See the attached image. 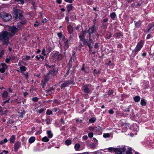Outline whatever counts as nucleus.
<instances>
[{"label": "nucleus", "instance_id": "nucleus-54", "mask_svg": "<svg viewBox=\"0 0 154 154\" xmlns=\"http://www.w3.org/2000/svg\"><path fill=\"white\" fill-rule=\"evenodd\" d=\"M88 137L87 135H85L83 136V139L85 140H86L87 139H88Z\"/></svg>", "mask_w": 154, "mask_h": 154}, {"label": "nucleus", "instance_id": "nucleus-38", "mask_svg": "<svg viewBox=\"0 0 154 154\" xmlns=\"http://www.w3.org/2000/svg\"><path fill=\"white\" fill-rule=\"evenodd\" d=\"M141 23L140 22H137L135 23V26L136 27H139L141 26Z\"/></svg>", "mask_w": 154, "mask_h": 154}, {"label": "nucleus", "instance_id": "nucleus-53", "mask_svg": "<svg viewBox=\"0 0 154 154\" xmlns=\"http://www.w3.org/2000/svg\"><path fill=\"white\" fill-rule=\"evenodd\" d=\"M39 25V23L38 22H36L35 23L34 25V26H38Z\"/></svg>", "mask_w": 154, "mask_h": 154}, {"label": "nucleus", "instance_id": "nucleus-43", "mask_svg": "<svg viewBox=\"0 0 154 154\" xmlns=\"http://www.w3.org/2000/svg\"><path fill=\"white\" fill-rule=\"evenodd\" d=\"M45 122H46V123L47 124H50V119L49 118H47L45 120Z\"/></svg>", "mask_w": 154, "mask_h": 154}, {"label": "nucleus", "instance_id": "nucleus-63", "mask_svg": "<svg viewBox=\"0 0 154 154\" xmlns=\"http://www.w3.org/2000/svg\"><path fill=\"white\" fill-rule=\"evenodd\" d=\"M80 26H78L75 27V29L79 31V29Z\"/></svg>", "mask_w": 154, "mask_h": 154}, {"label": "nucleus", "instance_id": "nucleus-62", "mask_svg": "<svg viewBox=\"0 0 154 154\" xmlns=\"http://www.w3.org/2000/svg\"><path fill=\"white\" fill-rule=\"evenodd\" d=\"M94 154H101V152L99 151H97L94 152Z\"/></svg>", "mask_w": 154, "mask_h": 154}, {"label": "nucleus", "instance_id": "nucleus-37", "mask_svg": "<svg viewBox=\"0 0 154 154\" xmlns=\"http://www.w3.org/2000/svg\"><path fill=\"white\" fill-rule=\"evenodd\" d=\"M36 58L38 60H39L40 58L42 59V60H43L44 59V57L40 55L36 56Z\"/></svg>", "mask_w": 154, "mask_h": 154}, {"label": "nucleus", "instance_id": "nucleus-23", "mask_svg": "<svg viewBox=\"0 0 154 154\" xmlns=\"http://www.w3.org/2000/svg\"><path fill=\"white\" fill-rule=\"evenodd\" d=\"M35 140V138L34 137H31L29 140V142L30 143H32L34 142Z\"/></svg>", "mask_w": 154, "mask_h": 154}, {"label": "nucleus", "instance_id": "nucleus-9", "mask_svg": "<svg viewBox=\"0 0 154 154\" xmlns=\"http://www.w3.org/2000/svg\"><path fill=\"white\" fill-rule=\"evenodd\" d=\"M71 83V81L68 80L63 83L61 85L60 88L61 89L64 88L68 86Z\"/></svg>", "mask_w": 154, "mask_h": 154}, {"label": "nucleus", "instance_id": "nucleus-42", "mask_svg": "<svg viewBox=\"0 0 154 154\" xmlns=\"http://www.w3.org/2000/svg\"><path fill=\"white\" fill-rule=\"evenodd\" d=\"M52 113V112L51 111L49 110H48L47 111L46 114L47 115H49L51 114Z\"/></svg>", "mask_w": 154, "mask_h": 154}, {"label": "nucleus", "instance_id": "nucleus-33", "mask_svg": "<svg viewBox=\"0 0 154 154\" xmlns=\"http://www.w3.org/2000/svg\"><path fill=\"white\" fill-rule=\"evenodd\" d=\"M72 141L70 140H66L65 142L66 144L67 145H69L71 144Z\"/></svg>", "mask_w": 154, "mask_h": 154}, {"label": "nucleus", "instance_id": "nucleus-34", "mask_svg": "<svg viewBox=\"0 0 154 154\" xmlns=\"http://www.w3.org/2000/svg\"><path fill=\"white\" fill-rule=\"evenodd\" d=\"M96 120V119L95 118H92L89 119V122L91 123H94L95 121Z\"/></svg>", "mask_w": 154, "mask_h": 154}, {"label": "nucleus", "instance_id": "nucleus-11", "mask_svg": "<svg viewBox=\"0 0 154 154\" xmlns=\"http://www.w3.org/2000/svg\"><path fill=\"white\" fill-rule=\"evenodd\" d=\"M63 44L64 48L65 49V50H66L69 47L68 40L65 38H63Z\"/></svg>", "mask_w": 154, "mask_h": 154}, {"label": "nucleus", "instance_id": "nucleus-5", "mask_svg": "<svg viewBox=\"0 0 154 154\" xmlns=\"http://www.w3.org/2000/svg\"><path fill=\"white\" fill-rule=\"evenodd\" d=\"M88 32L89 37H91V34L94 33L95 35H97L96 30V28L94 26H93L92 27L90 28L87 31Z\"/></svg>", "mask_w": 154, "mask_h": 154}, {"label": "nucleus", "instance_id": "nucleus-60", "mask_svg": "<svg viewBox=\"0 0 154 154\" xmlns=\"http://www.w3.org/2000/svg\"><path fill=\"white\" fill-rule=\"evenodd\" d=\"M66 2L71 3L72 2V0H64Z\"/></svg>", "mask_w": 154, "mask_h": 154}, {"label": "nucleus", "instance_id": "nucleus-21", "mask_svg": "<svg viewBox=\"0 0 154 154\" xmlns=\"http://www.w3.org/2000/svg\"><path fill=\"white\" fill-rule=\"evenodd\" d=\"M108 150L109 152H112V151L115 152L116 153V150H118V149H117V148H113L112 147L109 148L108 149Z\"/></svg>", "mask_w": 154, "mask_h": 154}, {"label": "nucleus", "instance_id": "nucleus-40", "mask_svg": "<svg viewBox=\"0 0 154 154\" xmlns=\"http://www.w3.org/2000/svg\"><path fill=\"white\" fill-rule=\"evenodd\" d=\"M96 146V145L94 143H92L90 145V146L91 148H94Z\"/></svg>", "mask_w": 154, "mask_h": 154}, {"label": "nucleus", "instance_id": "nucleus-50", "mask_svg": "<svg viewBox=\"0 0 154 154\" xmlns=\"http://www.w3.org/2000/svg\"><path fill=\"white\" fill-rule=\"evenodd\" d=\"M32 6H33V8H34L35 9L36 6L35 3L34 2H32Z\"/></svg>", "mask_w": 154, "mask_h": 154}, {"label": "nucleus", "instance_id": "nucleus-55", "mask_svg": "<svg viewBox=\"0 0 154 154\" xmlns=\"http://www.w3.org/2000/svg\"><path fill=\"white\" fill-rule=\"evenodd\" d=\"M135 6L136 7H138V6H140V4L139 3H135Z\"/></svg>", "mask_w": 154, "mask_h": 154}, {"label": "nucleus", "instance_id": "nucleus-3", "mask_svg": "<svg viewBox=\"0 0 154 154\" xmlns=\"http://www.w3.org/2000/svg\"><path fill=\"white\" fill-rule=\"evenodd\" d=\"M2 18L3 20L7 22L10 20L12 18L11 15L5 12H2L0 14V18Z\"/></svg>", "mask_w": 154, "mask_h": 154}, {"label": "nucleus", "instance_id": "nucleus-22", "mask_svg": "<svg viewBox=\"0 0 154 154\" xmlns=\"http://www.w3.org/2000/svg\"><path fill=\"white\" fill-rule=\"evenodd\" d=\"M48 137L49 138H51L53 135V134L51 131H48L47 132Z\"/></svg>", "mask_w": 154, "mask_h": 154}, {"label": "nucleus", "instance_id": "nucleus-12", "mask_svg": "<svg viewBox=\"0 0 154 154\" xmlns=\"http://www.w3.org/2000/svg\"><path fill=\"white\" fill-rule=\"evenodd\" d=\"M21 143L19 142H17L15 143L14 145V150L17 152L21 146Z\"/></svg>", "mask_w": 154, "mask_h": 154}, {"label": "nucleus", "instance_id": "nucleus-48", "mask_svg": "<svg viewBox=\"0 0 154 154\" xmlns=\"http://www.w3.org/2000/svg\"><path fill=\"white\" fill-rule=\"evenodd\" d=\"M65 20L67 22V24H69V17H66L65 18Z\"/></svg>", "mask_w": 154, "mask_h": 154}, {"label": "nucleus", "instance_id": "nucleus-26", "mask_svg": "<svg viewBox=\"0 0 154 154\" xmlns=\"http://www.w3.org/2000/svg\"><path fill=\"white\" fill-rule=\"evenodd\" d=\"M58 113L59 115H61L63 113L65 115L66 113V112L64 111V110L63 109H61L58 111Z\"/></svg>", "mask_w": 154, "mask_h": 154}, {"label": "nucleus", "instance_id": "nucleus-31", "mask_svg": "<svg viewBox=\"0 0 154 154\" xmlns=\"http://www.w3.org/2000/svg\"><path fill=\"white\" fill-rule=\"evenodd\" d=\"M72 9V6L71 5H69L67 6V9L68 12H69Z\"/></svg>", "mask_w": 154, "mask_h": 154}, {"label": "nucleus", "instance_id": "nucleus-49", "mask_svg": "<svg viewBox=\"0 0 154 154\" xmlns=\"http://www.w3.org/2000/svg\"><path fill=\"white\" fill-rule=\"evenodd\" d=\"M99 47L98 46V43H95L94 45V48L95 49Z\"/></svg>", "mask_w": 154, "mask_h": 154}, {"label": "nucleus", "instance_id": "nucleus-4", "mask_svg": "<svg viewBox=\"0 0 154 154\" xmlns=\"http://www.w3.org/2000/svg\"><path fill=\"white\" fill-rule=\"evenodd\" d=\"M87 33H88L87 31H82V32L80 33L79 36L80 40L83 42V44L84 45H85L87 43V41L85 39V34Z\"/></svg>", "mask_w": 154, "mask_h": 154}, {"label": "nucleus", "instance_id": "nucleus-44", "mask_svg": "<svg viewBox=\"0 0 154 154\" xmlns=\"http://www.w3.org/2000/svg\"><path fill=\"white\" fill-rule=\"evenodd\" d=\"M129 149V150L126 152V154H132V152H131V148H130Z\"/></svg>", "mask_w": 154, "mask_h": 154}, {"label": "nucleus", "instance_id": "nucleus-47", "mask_svg": "<svg viewBox=\"0 0 154 154\" xmlns=\"http://www.w3.org/2000/svg\"><path fill=\"white\" fill-rule=\"evenodd\" d=\"M93 136V134L92 133L90 132V133H89L88 134V136L90 137H92Z\"/></svg>", "mask_w": 154, "mask_h": 154}, {"label": "nucleus", "instance_id": "nucleus-29", "mask_svg": "<svg viewBox=\"0 0 154 154\" xmlns=\"http://www.w3.org/2000/svg\"><path fill=\"white\" fill-rule=\"evenodd\" d=\"M8 140L6 138H5L4 139V140H2L0 141V145H3L5 143L7 142Z\"/></svg>", "mask_w": 154, "mask_h": 154}, {"label": "nucleus", "instance_id": "nucleus-7", "mask_svg": "<svg viewBox=\"0 0 154 154\" xmlns=\"http://www.w3.org/2000/svg\"><path fill=\"white\" fill-rule=\"evenodd\" d=\"M143 42L142 40H140L137 44L135 48L133 51V52H136L140 51L143 47Z\"/></svg>", "mask_w": 154, "mask_h": 154}, {"label": "nucleus", "instance_id": "nucleus-15", "mask_svg": "<svg viewBox=\"0 0 154 154\" xmlns=\"http://www.w3.org/2000/svg\"><path fill=\"white\" fill-rule=\"evenodd\" d=\"M26 20H22V21L19 22L17 23V26L19 27H21L22 26L25 24L26 23Z\"/></svg>", "mask_w": 154, "mask_h": 154}, {"label": "nucleus", "instance_id": "nucleus-25", "mask_svg": "<svg viewBox=\"0 0 154 154\" xmlns=\"http://www.w3.org/2000/svg\"><path fill=\"white\" fill-rule=\"evenodd\" d=\"M140 100V97L139 96H137L134 98V100L135 102H138Z\"/></svg>", "mask_w": 154, "mask_h": 154}, {"label": "nucleus", "instance_id": "nucleus-20", "mask_svg": "<svg viewBox=\"0 0 154 154\" xmlns=\"http://www.w3.org/2000/svg\"><path fill=\"white\" fill-rule=\"evenodd\" d=\"M113 91L112 90H109L108 92V95L109 96L111 97H112L113 95Z\"/></svg>", "mask_w": 154, "mask_h": 154}, {"label": "nucleus", "instance_id": "nucleus-45", "mask_svg": "<svg viewBox=\"0 0 154 154\" xmlns=\"http://www.w3.org/2000/svg\"><path fill=\"white\" fill-rule=\"evenodd\" d=\"M38 98L37 97H34L32 98V100L33 101L36 102L38 101Z\"/></svg>", "mask_w": 154, "mask_h": 154}, {"label": "nucleus", "instance_id": "nucleus-10", "mask_svg": "<svg viewBox=\"0 0 154 154\" xmlns=\"http://www.w3.org/2000/svg\"><path fill=\"white\" fill-rule=\"evenodd\" d=\"M118 150H116V153L117 154H122V152H125L126 150V149L125 146H123L122 147L120 148H118Z\"/></svg>", "mask_w": 154, "mask_h": 154}, {"label": "nucleus", "instance_id": "nucleus-24", "mask_svg": "<svg viewBox=\"0 0 154 154\" xmlns=\"http://www.w3.org/2000/svg\"><path fill=\"white\" fill-rule=\"evenodd\" d=\"M122 36V34L120 32L116 33L114 35V37H116V38H119Z\"/></svg>", "mask_w": 154, "mask_h": 154}, {"label": "nucleus", "instance_id": "nucleus-58", "mask_svg": "<svg viewBox=\"0 0 154 154\" xmlns=\"http://www.w3.org/2000/svg\"><path fill=\"white\" fill-rule=\"evenodd\" d=\"M63 118H61L60 119V121H61V123L63 124V125L65 124V122H64V121H63Z\"/></svg>", "mask_w": 154, "mask_h": 154}, {"label": "nucleus", "instance_id": "nucleus-52", "mask_svg": "<svg viewBox=\"0 0 154 154\" xmlns=\"http://www.w3.org/2000/svg\"><path fill=\"white\" fill-rule=\"evenodd\" d=\"M4 51L3 50H1L0 52V54L1 56L4 55Z\"/></svg>", "mask_w": 154, "mask_h": 154}, {"label": "nucleus", "instance_id": "nucleus-39", "mask_svg": "<svg viewBox=\"0 0 154 154\" xmlns=\"http://www.w3.org/2000/svg\"><path fill=\"white\" fill-rule=\"evenodd\" d=\"M20 69L21 71H25L26 70L25 67L24 66H22L20 67Z\"/></svg>", "mask_w": 154, "mask_h": 154}, {"label": "nucleus", "instance_id": "nucleus-14", "mask_svg": "<svg viewBox=\"0 0 154 154\" xmlns=\"http://www.w3.org/2000/svg\"><path fill=\"white\" fill-rule=\"evenodd\" d=\"M89 130L91 131H96L97 129H101V127L100 126H98L97 127H93L92 126H90L88 128Z\"/></svg>", "mask_w": 154, "mask_h": 154}, {"label": "nucleus", "instance_id": "nucleus-2", "mask_svg": "<svg viewBox=\"0 0 154 154\" xmlns=\"http://www.w3.org/2000/svg\"><path fill=\"white\" fill-rule=\"evenodd\" d=\"M13 11L14 14V17L15 20H18L20 19H23L22 12L20 10L17 9L16 8L14 7L13 8Z\"/></svg>", "mask_w": 154, "mask_h": 154}, {"label": "nucleus", "instance_id": "nucleus-36", "mask_svg": "<svg viewBox=\"0 0 154 154\" xmlns=\"http://www.w3.org/2000/svg\"><path fill=\"white\" fill-rule=\"evenodd\" d=\"M140 104L143 106H145L146 105V103L144 99L142 100H141Z\"/></svg>", "mask_w": 154, "mask_h": 154}, {"label": "nucleus", "instance_id": "nucleus-17", "mask_svg": "<svg viewBox=\"0 0 154 154\" xmlns=\"http://www.w3.org/2000/svg\"><path fill=\"white\" fill-rule=\"evenodd\" d=\"M8 94L6 91H4L1 93V95L3 98H7L8 97Z\"/></svg>", "mask_w": 154, "mask_h": 154}, {"label": "nucleus", "instance_id": "nucleus-32", "mask_svg": "<svg viewBox=\"0 0 154 154\" xmlns=\"http://www.w3.org/2000/svg\"><path fill=\"white\" fill-rule=\"evenodd\" d=\"M80 145L79 143L76 144L75 146V150H78L80 148Z\"/></svg>", "mask_w": 154, "mask_h": 154}, {"label": "nucleus", "instance_id": "nucleus-27", "mask_svg": "<svg viewBox=\"0 0 154 154\" xmlns=\"http://www.w3.org/2000/svg\"><path fill=\"white\" fill-rule=\"evenodd\" d=\"M15 136L13 135L10 138V141L11 143H14L15 141Z\"/></svg>", "mask_w": 154, "mask_h": 154}, {"label": "nucleus", "instance_id": "nucleus-8", "mask_svg": "<svg viewBox=\"0 0 154 154\" xmlns=\"http://www.w3.org/2000/svg\"><path fill=\"white\" fill-rule=\"evenodd\" d=\"M7 68V66L5 63H2L0 64V72L1 73L4 72Z\"/></svg>", "mask_w": 154, "mask_h": 154}, {"label": "nucleus", "instance_id": "nucleus-19", "mask_svg": "<svg viewBox=\"0 0 154 154\" xmlns=\"http://www.w3.org/2000/svg\"><path fill=\"white\" fill-rule=\"evenodd\" d=\"M67 28L69 33L71 35L73 31L72 27L71 25H69L67 27Z\"/></svg>", "mask_w": 154, "mask_h": 154}, {"label": "nucleus", "instance_id": "nucleus-13", "mask_svg": "<svg viewBox=\"0 0 154 154\" xmlns=\"http://www.w3.org/2000/svg\"><path fill=\"white\" fill-rule=\"evenodd\" d=\"M82 90H83L84 92L85 93H89L90 92L89 88H88L87 85H84L82 88Z\"/></svg>", "mask_w": 154, "mask_h": 154}, {"label": "nucleus", "instance_id": "nucleus-35", "mask_svg": "<svg viewBox=\"0 0 154 154\" xmlns=\"http://www.w3.org/2000/svg\"><path fill=\"white\" fill-rule=\"evenodd\" d=\"M116 16V14L114 12H113L110 14V17L112 19L114 20Z\"/></svg>", "mask_w": 154, "mask_h": 154}, {"label": "nucleus", "instance_id": "nucleus-51", "mask_svg": "<svg viewBox=\"0 0 154 154\" xmlns=\"http://www.w3.org/2000/svg\"><path fill=\"white\" fill-rule=\"evenodd\" d=\"M11 58H6L5 60V62L6 63H9L10 61V59H11Z\"/></svg>", "mask_w": 154, "mask_h": 154}, {"label": "nucleus", "instance_id": "nucleus-59", "mask_svg": "<svg viewBox=\"0 0 154 154\" xmlns=\"http://www.w3.org/2000/svg\"><path fill=\"white\" fill-rule=\"evenodd\" d=\"M47 21V20L46 18H44L42 21L43 23H45Z\"/></svg>", "mask_w": 154, "mask_h": 154}, {"label": "nucleus", "instance_id": "nucleus-56", "mask_svg": "<svg viewBox=\"0 0 154 154\" xmlns=\"http://www.w3.org/2000/svg\"><path fill=\"white\" fill-rule=\"evenodd\" d=\"M109 112L110 114H112L114 112V111L112 109H110L109 111Z\"/></svg>", "mask_w": 154, "mask_h": 154}, {"label": "nucleus", "instance_id": "nucleus-16", "mask_svg": "<svg viewBox=\"0 0 154 154\" xmlns=\"http://www.w3.org/2000/svg\"><path fill=\"white\" fill-rule=\"evenodd\" d=\"M50 77V74H48L45 76V79H44V80H45L44 82H43V81H42V83L43 82V85H44L45 84L46 82L48 81Z\"/></svg>", "mask_w": 154, "mask_h": 154}, {"label": "nucleus", "instance_id": "nucleus-1", "mask_svg": "<svg viewBox=\"0 0 154 154\" xmlns=\"http://www.w3.org/2000/svg\"><path fill=\"white\" fill-rule=\"evenodd\" d=\"M18 29L15 26L11 27L8 31L2 32L0 34V40L2 41L4 44L8 45L9 43V38L14 35Z\"/></svg>", "mask_w": 154, "mask_h": 154}, {"label": "nucleus", "instance_id": "nucleus-41", "mask_svg": "<svg viewBox=\"0 0 154 154\" xmlns=\"http://www.w3.org/2000/svg\"><path fill=\"white\" fill-rule=\"evenodd\" d=\"M10 99H8V100H6L5 101H4L2 103V106H4L5 104L8 103Z\"/></svg>", "mask_w": 154, "mask_h": 154}, {"label": "nucleus", "instance_id": "nucleus-6", "mask_svg": "<svg viewBox=\"0 0 154 154\" xmlns=\"http://www.w3.org/2000/svg\"><path fill=\"white\" fill-rule=\"evenodd\" d=\"M93 43V41L91 38V37H89V40L88 42L87 41L86 44H87L88 46L89 47L90 49V51H91L92 54H95L96 52V51H93L92 48V47L91 45V44Z\"/></svg>", "mask_w": 154, "mask_h": 154}, {"label": "nucleus", "instance_id": "nucleus-28", "mask_svg": "<svg viewBox=\"0 0 154 154\" xmlns=\"http://www.w3.org/2000/svg\"><path fill=\"white\" fill-rule=\"evenodd\" d=\"M7 112V110H5L4 111V109H1V107H0V113H1V115L5 114Z\"/></svg>", "mask_w": 154, "mask_h": 154}, {"label": "nucleus", "instance_id": "nucleus-18", "mask_svg": "<svg viewBox=\"0 0 154 154\" xmlns=\"http://www.w3.org/2000/svg\"><path fill=\"white\" fill-rule=\"evenodd\" d=\"M59 54L57 53H56L54 54L53 57L54 59H59Z\"/></svg>", "mask_w": 154, "mask_h": 154}, {"label": "nucleus", "instance_id": "nucleus-46", "mask_svg": "<svg viewBox=\"0 0 154 154\" xmlns=\"http://www.w3.org/2000/svg\"><path fill=\"white\" fill-rule=\"evenodd\" d=\"M44 110L43 109H41L38 111V112L39 113H42L44 111Z\"/></svg>", "mask_w": 154, "mask_h": 154}, {"label": "nucleus", "instance_id": "nucleus-30", "mask_svg": "<svg viewBox=\"0 0 154 154\" xmlns=\"http://www.w3.org/2000/svg\"><path fill=\"white\" fill-rule=\"evenodd\" d=\"M42 140L43 142H48L49 140L47 137H45L42 138Z\"/></svg>", "mask_w": 154, "mask_h": 154}, {"label": "nucleus", "instance_id": "nucleus-61", "mask_svg": "<svg viewBox=\"0 0 154 154\" xmlns=\"http://www.w3.org/2000/svg\"><path fill=\"white\" fill-rule=\"evenodd\" d=\"M58 110V109L56 108H54L52 110L54 112H56Z\"/></svg>", "mask_w": 154, "mask_h": 154}, {"label": "nucleus", "instance_id": "nucleus-57", "mask_svg": "<svg viewBox=\"0 0 154 154\" xmlns=\"http://www.w3.org/2000/svg\"><path fill=\"white\" fill-rule=\"evenodd\" d=\"M30 58V57L29 56H26L24 59L26 60H29Z\"/></svg>", "mask_w": 154, "mask_h": 154}, {"label": "nucleus", "instance_id": "nucleus-64", "mask_svg": "<svg viewBox=\"0 0 154 154\" xmlns=\"http://www.w3.org/2000/svg\"><path fill=\"white\" fill-rule=\"evenodd\" d=\"M77 154H89V153L88 152H86L82 153H79Z\"/></svg>", "mask_w": 154, "mask_h": 154}]
</instances>
